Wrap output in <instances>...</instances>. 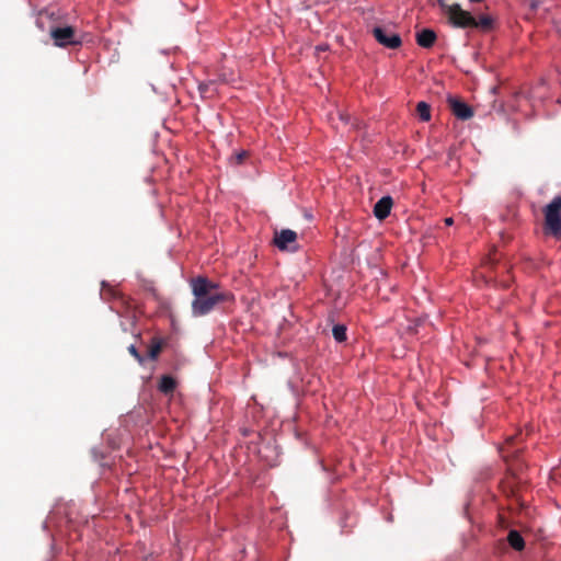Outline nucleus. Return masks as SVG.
<instances>
[{
	"label": "nucleus",
	"mask_w": 561,
	"mask_h": 561,
	"mask_svg": "<svg viewBox=\"0 0 561 561\" xmlns=\"http://www.w3.org/2000/svg\"><path fill=\"white\" fill-rule=\"evenodd\" d=\"M333 337L336 342L342 343L346 341V327L343 324H336L332 329Z\"/></svg>",
	"instance_id": "nucleus-15"
},
{
	"label": "nucleus",
	"mask_w": 561,
	"mask_h": 561,
	"mask_svg": "<svg viewBox=\"0 0 561 561\" xmlns=\"http://www.w3.org/2000/svg\"><path fill=\"white\" fill-rule=\"evenodd\" d=\"M453 224H454V219L451 217L445 218V225L446 226H451Z\"/></svg>",
	"instance_id": "nucleus-18"
},
{
	"label": "nucleus",
	"mask_w": 561,
	"mask_h": 561,
	"mask_svg": "<svg viewBox=\"0 0 561 561\" xmlns=\"http://www.w3.org/2000/svg\"><path fill=\"white\" fill-rule=\"evenodd\" d=\"M514 438L513 437H508L506 443L510 444Z\"/></svg>",
	"instance_id": "nucleus-21"
},
{
	"label": "nucleus",
	"mask_w": 561,
	"mask_h": 561,
	"mask_svg": "<svg viewBox=\"0 0 561 561\" xmlns=\"http://www.w3.org/2000/svg\"><path fill=\"white\" fill-rule=\"evenodd\" d=\"M545 225L547 234L561 239V194L556 195L543 209Z\"/></svg>",
	"instance_id": "nucleus-2"
},
{
	"label": "nucleus",
	"mask_w": 561,
	"mask_h": 561,
	"mask_svg": "<svg viewBox=\"0 0 561 561\" xmlns=\"http://www.w3.org/2000/svg\"><path fill=\"white\" fill-rule=\"evenodd\" d=\"M191 287L195 297L192 302L195 316H205L218 304L234 299L231 291L221 290L218 283L211 282L206 277L199 276L192 279Z\"/></svg>",
	"instance_id": "nucleus-1"
},
{
	"label": "nucleus",
	"mask_w": 561,
	"mask_h": 561,
	"mask_svg": "<svg viewBox=\"0 0 561 561\" xmlns=\"http://www.w3.org/2000/svg\"><path fill=\"white\" fill-rule=\"evenodd\" d=\"M336 115L339 116V118H340V121H341L342 123H344L345 125H347V124H348V122H350V117H348V115H347V114H345V113H343V112L337 111V112H336Z\"/></svg>",
	"instance_id": "nucleus-17"
},
{
	"label": "nucleus",
	"mask_w": 561,
	"mask_h": 561,
	"mask_svg": "<svg viewBox=\"0 0 561 561\" xmlns=\"http://www.w3.org/2000/svg\"><path fill=\"white\" fill-rule=\"evenodd\" d=\"M449 105L453 114L459 119L466 121L473 116L472 108L460 100L449 99Z\"/></svg>",
	"instance_id": "nucleus-7"
},
{
	"label": "nucleus",
	"mask_w": 561,
	"mask_h": 561,
	"mask_svg": "<svg viewBox=\"0 0 561 561\" xmlns=\"http://www.w3.org/2000/svg\"><path fill=\"white\" fill-rule=\"evenodd\" d=\"M416 113L422 122H428L431 119V107L425 102L417 103Z\"/></svg>",
	"instance_id": "nucleus-14"
},
{
	"label": "nucleus",
	"mask_w": 561,
	"mask_h": 561,
	"mask_svg": "<svg viewBox=\"0 0 561 561\" xmlns=\"http://www.w3.org/2000/svg\"><path fill=\"white\" fill-rule=\"evenodd\" d=\"M483 0H469V2L471 3H478V2H482Z\"/></svg>",
	"instance_id": "nucleus-20"
},
{
	"label": "nucleus",
	"mask_w": 561,
	"mask_h": 561,
	"mask_svg": "<svg viewBox=\"0 0 561 561\" xmlns=\"http://www.w3.org/2000/svg\"><path fill=\"white\" fill-rule=\"evenodd\" d=\"M325 48L322 46H318V50H324Z\"/></svg>",
	"instance_id": "nucleus-22"
},
{
	"label": "nucleus",
	"mask_w": 561,
	"mask_h": 561,
	"mask_svg": "<svg viewBox=\"0 0 561 561\" xmlns=\"http://www.w3.org/2000/svg\"><path fill=\"white\" fill-rule=\"evenodd\" d=\"M493 20L489 15H481L479 19L474 18V24H471L470 27L489 30L492 27Z\"/></svg>",
	"instance_id": "nucleus-13"
},
{
	"label": "nucleus",
	"mask_w": 561,
	"mask_h": 561,
	"mask_svg": "<svg viewBox=\"0 0 561 561\" xmlns=\"http://www.w3.org/2000/svg\"><path fill=\"white\" fill-rule=\"evenodd\" d=\"M245 151H242L241 153L238 154L237 159L239 162H241L243 160V158L245 157Z\"/></svg>",
	"instance_id": "nucleus-19"
},
{
	"label": "nucleus",
	"mask_w": 561,
	"mask_h": 561,
	"mask_svg": "<svg viewBox=\"0 0 561 561\" xmlns=\"http://www.w3.org/2000/svg\"><path fill=\"white\" fill-rule=\"evenodd\" d=\"M50 37L55 46L66 47L68 45H79L82 38L78 35L73 26H56L50 28Z\"/></svg>",
	"instance_id": "nucleus-4"
},
{
	"label": "nucleus",
	"mask_w": 561,
	"mask_h": 561,
	"mask_svg": "<svg viewBox=\"0 0 561 561\" xmlns=\"http://www.w3.org/2000/svg\"><path fill=\"white\" fill-rule=\"evenodd\" d=\"M444 13L447 15L449 23L455 27L466 28L474 24V16L470 12L465 11L460 4H442Z\"/></svg>",
	"instance_id": "nucleus-3"
},
{
	"label": "nucleus",
	"mask_w": 561,
	"mask_h": 561,
	"mask_svg": "<svg viewBox=\"0 0 561 561\" xmlns=\"http://www.w3.org/2000/svg\"><path fill=\"white\" fill-rule=\"evenodd\" d=\"M374 37L376 41L389 49H397L401 46V36L387 27L376 26L373 30Z\"/></svg>",
	"instance_id": "nucleus-5"
},
{
	"label": "nucleus",
	"mask_w": 561,
	"mask_h": 561,
	"mask_svg": "<svg viewBox=\"0 0 561 561\" xmlns=\"http://www.w3.org/2000/svg\"><path fill=\"white\" fill-rule=\"evenodd\" d=\"M162 348L163 342L158 337H153L151 345L148 348V358L156 360L159 354L161 353Z\"/></svg>",
	"instance_id": "nucleus-12"
},
{
	"label": "nucleus",
	"mask_w": 561,
	"mask_h": 561,
	"mask_svg": "<svg viewBox=\"0 0 561 561\" xmlns=\"http://www.w3.org/2000/svg\"><path fill=\"white\" fill-rule=\"evenodd\" d=\"M128 352L130 355H133L136 358V360L139 364H144L145 357L138 352V350L135 345L131 344L130 346H128Z\"/></svg>",
	"instance_id": "nucleus-16"
},
{
	"label": "nucleus",
	"mask_w": 561,
	"mask_h": 561,
	"mask_svg": "<svg viewBox=\"0 0 561 561\" xmlns=\"http://www.w3.org/2000/svg\"><path fill=\"white\" fill-rule=\"evenodd\" d=\"M158 389L161 393L172 397L175 392V379L172 376H162Z\"/></svg>",
	"instance_id": "nucleus-10"
},
{
	"label": "nucleus",
	"mask_w": 561,
	"mask_h": 561,
	"mask_svg": "<svg viewBox=\"0 0 561 561\" xmlns=\"http://www.w3.org/2000/svg\"><path fill=\"white\" fill-rule=\"evenodd\" d=\"M392 198L390 196L381 197L374 206V215L379 220L386 219L391 211L392 208Z\"/></svg>",
	"instance_id": "nucleus-8"
},
{
	"label": "nucleus",
	"mask_w": 561,
	"mask_h": 561,
	"mask_svg": "<svg viewBox=\"0 0 561 561\" xmlns=\"http://www.w3.org/2000/svg\"><path fill=\"white\" fill-rule=\"evenodd\" d=\"M507 541L512 548L517 551H520L525 547V541L520 534L516 530H511L507 535Z\"/></svg>",
	"instance_id": "nucleus-11"
},
{
	"label": "nucleus",
	"mask_w": 561,
	"mask_h": 561,
	"mask_svg": "<svg viewBox=\"0 0 561 561\" xmlns=\"http://www.w3.org/2000/svg\"><path fill=\"white\" fill-rule=\"evenodd\" d=\"M274 244L280 251L295 252L298 250L297 233L290 229L275 232Z\"/></svg>",
	"instance_id": "nucleus-6"
},
{
	"label": "nucleus",
	"mask_w": 561,
	"mask_h": 561,
	"mask_svg": "<svg viewBox=\"0 0 561 561\" xmlns=\"http://www.w3.org/2000/svg\"><path fill=\"white\" fill-rule=\"evenodd\" d=\"M415 39L420 47L431 48L435 44L437 35L431 28H423L416 33Z\"/></svg>",
	"instance_id": "nucleus-9"
}]
</instances>
